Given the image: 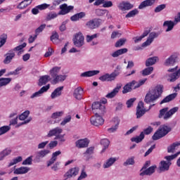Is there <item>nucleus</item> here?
Segmentation results:
<instances>
[{
    "label": "nucleus",
    "mask_w": 180,
    "mask_h": 180,
    "mask_svg": "<svg viewBox=\"0 0 180 180\" xmlns=\"http://www.w3.org/2000/svg\"><path fill=\"white\" fill-rule=\"evenodd\" d=\"M163 89L164 86L161 84H158L149 89L145 96L144 102H146V103H155V102L160 98V96H161Z\"/></svg>",
    "instance_id": "1"
},
{
    "label": "nucleus",
    "mask_w": 180,
    "mask_h": 180,
    "mask_svg": "<svg viewBox=\"0 0 180 180\" xmlns=\"http://www.w3.org/2000/svg\"><path fill=\"white\" fill-rule=\"evenodd\" d=\"M180 154V152H177L176 153L167 155L165 157V160H161L159 163L158 169L160 172H167V171H169V167L172 165V160H175L176 157H178Z\"/></svg>",
    "instance_id": "2"
},
{
    "label": "nucleus",
    "mask_w": 180,
    "mask_h": 180,
    "mask_svg": "<svg viewBox=\"0 0 180 180\" xmlns=\"http://www.w3.org/2000/svg\"><path fill=\"white\" fill-rule=\"evenodd\" d=\"M179 110V107H174L168 110V108H165L163 109H161L160 110L159 113V118L160 119H164V120H168L169 119H171L174 115Z\"/></svg>",
    "instance_id": "3"
},
{
    "label": "nucleus",
    "mask_w": 180,
    "mask_h": 180,
    "mask_svg": "<svg viewBox=\"0 0 180 180\" xmlns=\"http://www.w3.org/2000/svg\"><path fill=\"white\" fill-rule=\"evenodd\" d=\"M169 131H171V127L167 125H162L155 132L152 139L154 141L160 140V139L165 137Z\"/></svg>",
    "instance_id": "4"
},
{
    "label": "nucleus",
    "mask_w": 180,
    "mask_h": 180,
    "mask_svg": "<svg viewBox=\"0 0 180 180\" xmlns=\"http://www.w3.org/2000/svg\"><path fill=\"white\" fill-rule=\"evenodd\" d=\"M120 73L117 71H115L114 72H112L111 74L105 73V75L101 76L98 79L100 81H102V82H110L112 81H115L116 79V77H117Z\"/></svg>",
    "instance_id": "5"
},
{
    "label": "nucleus",
    "mask_w": 180,
    "mask_h": 180,
    "mask_svg": "<svg viewBox=\"0 0 180 180\" xmlns=\"http://www.w3.org/2000/svg\"><path fill=\"white\" fill-rule=\"evenodd\" d=\"M91 124L93 126L98 127L102 126L105 123V120L102 116L98 115V113H96V115L91 117L90 119Z\"/></svg>",
    "instance_id": "6"
},
{
    "label": "nucleus",
    "mask_w": 180,
    "mask_h": 180,
    "mask_svg": "<svg viewBox=\"0 0 180 180\" xmlns=\"http://www.w3.org/2000/svg\"><path fill=\"white\" fill-rule=\"evenodd\" d=\"M84 35L81 32H78L75 35V38L73 39V43L76 47H82L84 44Z\"/></svg>",
    "instance_id": "7"
},
{
    "label": "nucleus",
    "mask_w": 180,
    "mask_h": 180,
    "mask_svg": "<svg viewBox=\"0 0 180 180\" xmlns=\"http://www.w3.org/2000/svg\"><path fill=\"white\" fill-rule=\"evenodd\" d=\"M79 173V167H75L70 168L65 174V178H75V176H77L78 174Z\"/></svg>",
    "instance_id": "8"
},
{
    "label": "nucleus",
    "mask_w": 180,
    "mask_h": 180,
    "mask_svg": "<svg viewBox=\"0 0 180 180\" xmlns=\"http://www.w3.org/2000/svg\"><path fill=\"white\" fill-rule=\"evenodd\" d=\"M146 112H147V110L144 108V103L140 101L136 107V119H140V117L146 114Z\"/></svg>",
    "instance_id": "9"
},
{
    "label": "nucleus",
    "mask_w": 180,
    "mask_h": 180,
    "mask_svg": "<svg viewBox=\"0 0 180 180\" xmlns=\"http://www.w3.org/2000/svg\"><path fill=\"white\" fill-rule=\"evenodd\" d=\"M158 37V33L155 32H152L149 34L147 40L142 44V47H147L154 41V39Z\"/></svg>",
    "instance_id": "10"
},
{
    "label": "nucleus",
    "mask_w": 180,
    "mask_h": 180,
    "mask_svg": "<svg viewBox=\"0 0 180 180\" xmlns=\"http://www.w3.org/2000/svg\"><path fill=\"white\" fill-rule=\"evenodd\" d=\"M48 89H50V84L44 86L38 91H36L35 93L32 94L30 96V99H34V98H40V96H41V95H43L44 92H47Z\"/></svg>",
    "instance_id": "11"
},
{
    "label": "nucleus",
    "mask_w": 180,
    "mask_h": 180,
    "mask_svg": "<svg viewBox=\"0 0 180 180\" xmlns=\"http://www.w3.org/2000/svg\"><path fill=\"white\" fill-rule=\"evenodd\" d=\"M48 89H50V84L44 86L38 91H36L35 93L32 94L30 96V99H34V98H40V96H41V95H43L44 92H47Z\"/></svg>",
    "instance_id": "12"
},
{
    "label": "nucleus",
    "mask_w": 180,
    "mask_h": 180,
    "mask_svg": "<svg viewBox=\"0 0 180 180\" xmlns=\"http://www.w3.org/2000/svg\"><path fill=\"white\" fill-rule=\"evenodd\" d=\"M92 110H96L98 113H101V115L105 113V105H103L101 102H94L92 104Z\"/></svg>",
    "instance_id": "13"
},
{
    "label": "nucleus",
    "mask_w": 180,
    "mask_h": 180,
    "mask_svg": "<svg viewBox=\"0 0 180 180\" xmlns=\"http://www.w3.org/2000/svg\"><path fill=\"white\" fill-rule=\"evenodd\" d=\"M49 154H50L49 149L39 150L36 153L35 160L37 162H40V160L44 158V157L49 155Z\"/></svg>",
    "instance_id": "14"
},
{
    "label": "nucleus",
    "mask_w": 180,
    "mask_h": 180,
    "mask_svg": "<svg viewBox=\"0 0 180 180\" xmlns=\"http://www.w3.org/2000/svg\"><path fill=\"white\" fill-rule=\"evenodd\" d=\"M60 11H59L58 15H67V13H70V12L74 9V6H68L66 4H64L60 6Z\"/></svg>",
    "instance_id": "15"
},
{
    "label": "nucleus",
    "mask_w": 180,
    "mask_h": 180,
    "mask_svg": "<svg viewBox=\"0 0 180 180\" xmlns=\"http://www.w3.org/2000/svg\"><path fill=\"white\" fill-rule=\"evenodd\" d=\"M119 158L116 157H111L108 159H107L103 164V168L104 169H107V168H110V167H112V165L117 161Z\"/></svg>",
    "instance_id": "16"
},
{
    "label": "nucleus",
    "mask_w": 180,
    "mask_h": 180,
    "mask_svg": "<svg viewBox=\"0 0 180 180\" xmlns=\"http://www.w3.org/2000/svg\"><path fill=\"white\" fill-rule=\"evenodd\" d=\"M178 60V53H173L171 56H169L167 59L165 60L164 65L169 67L173 65L174 63H176Z\"/></svg>",
    "instance_id": "17"
},
{
    "label": "nucleus",
    "mask_w": 180,
    "mask_h": 180,
    "mask_svg": "<svg viewBox=\"0 0 180 180\" xmlns=\"http://www.w3.org/2000/svg\"><path fill=\"white\" fill-rule=\"evenodd\" d=\"M112 123L113 126L108 129L109 133H115L119 129V124H120V120L118 117H114L112 119Z\"/></svg>",
    "instance_id": "18"
},
{
    "label": "nucleus",
    "mask_w": 180,
    "mask_h": 180,
    "mask_svg": "<svg viewBox=\"0 0 180 180\" xmlns=\"http://www.w3.org/2000/svg\"><path fill=\"white\" fill-rule=\"evenodd\" d=\"M67 79V75H57L54 77H52L51 81V84L56 85L57 84H60V82H63Z\"/></svg>",
    "instance_id": "19"
},
{
    "label": "nucleus",
    "mask_w": 180,
    "mask_h": 180,
    "mask_svg": "<svg viewBox=\"0 0 180 180\" xmlns=\"http://www.w3.org/2000/svg\"><path fill=\"white\" fill-rule=\"evenodd\" d=\"M136 84H137V82H136V80H133L132 82L127 84L123 87L122 94H127L129 92H131V89H134V86H136Z\"/></svg>",
    "instance_id": "20"
},
{
    "label": "nucleus",
    "mask_w": 180,
    "mask_h": 180,
    "mask_svg": "<svg viewBox=\"0 0 180 180\" xmlns=\"http://www.w3.org/2000/svg\"><path fill=\"white\" fill-rule=\"evenodd\" d=\"M133 4L127 2V1H122L118 4V8L120 11H130V9H133Z\"/></svg>",
    "instance_id": "21"
},
{
    "label": "nucleus",
    "mask_w": 180,
    "mask_h": 180,
    "mask_svg": "<svg viewBox=\"0 0 180 180\" xmlns=\"http://www.w3.org/2000/svg\"><path fill=\"white\" fill-rule=\"evenodd\" d=\"M101 23H102V20L100 19H95L89 21L86 23V26L89 27V29H96V27H99L101 26Z\"/></svg>",
    "instance_id": "22"
},
{
    "label": "nucleus",
    "mask_w": 180,
    "mask_h": 180,
    "mask_svg": "<svg viewBox=\"0 0 180 180\" xmlns=\"http://www.w3.org/2000/svg\"><path fill=\"white\" fill-rule=\"evenodd\" d=\"M101 71L99 70H88L81 73L80 77L82 78H90L91 77H95V75H98Z\"/></svg>",
    "instance_id": "23"
},
{
    "label": "nucleus",
    "mask_w": 180,
    "mask_h": 180,
    "mask_svg": "<svg viewBox=\"0 0 180 180\" xmlns=\"http://www.w3.org/2000/svg\"><path fill=\"white\" fill-rule=\"evenodd\" d=\"M89 144V140H88V139H79L75 142V145L77 148H85L88 147Z\"/></svg>",
    "instance_id": "24"
},
{
    "label": "nucleus",
    "mask_w": 180,
    "mask_h": 180,
    "mask_svg": "<svg viewBox=\"0 0 180 180\" xmlns=\"http://www.w3.org/2000/svg\"><path fill=\"white\" fill-rule=\"evenodd\" d=\"M61 133H63V129H61L60 127H56L54 129H51L49 132L48 134L46 135V136L48 137H53V136H56L57 137V136H58V134H61Z\"/></svg>",
    "instance_id": "25"
},
{
    "label": "nucleus",
    "mask_w": 180,
    "mask_h": 180,
    "mask_svg": "<svg viewBox=\"0 0 180 180\" xmlns=\"http://www.w3.org/2000/svg\"><path fill=\"white\" fill-rule=\"evenodd\" d=\"M6 58L4 60V64H11L12 62V60L15 58V52L11 50L7 53H6Z\"/></svg>",
    "instance_id": "26"
},
{
    "label": "nucleus",
    "mask_w": 180,
    "mask_h": 180,
    "mask_svg": "<svg viewBox=\"0 0 180 180\" xmlns=\"http://www.w3.org/2000/svg\"><path fill=\"white\" fill-rule=\"evenodd\" d=\"M82 95H84V89H82V87L79 86L75 89L73 96L75 99L81 101V99H82Z\"/></svg>",
    "instance_id": "27"
},
{
    "label": "nucleus",
    "mask_w": 180,
    "mask_h": 180,
    "mask_svg": "<svg viewBox=\"0 0 180 180\" xmlns=\"http://www.w3.org/2000/svg\"><path fill=\"white\" fill-rule=\"evenodd\" d=\"M122 89V86L120 84H117L116 87L110 93H108L105 96L108 99H112V98H115L119 94V91Z\"/></svg>",
    "instance_id": "28"
},
{
    "label": "nucleus",
    "mask_w": 180,
    "mask_h": 180,
    "mask_svg": "<svg viewBox=\"0 0 180 180\" xmlns=\"http://www.w3.org/2000/svg\"><path fill=\"white\" fill-rule=\"evenodd\" d=\"M176 25V23L174 22L172 20H166L163 23V27H167L165 32H171V30L174 29Z\"/></svg>",
    "instance_id": "29"
},
{
    "label": "nucleus",
    "mask_w": 180,
    "mask_h": 180,
    "mask_svg": "<svg viewBox=\"0 0 180 180\" xmlns=\"http://www.w3.org/2000/svg\"><path fill=\"white\" fill-rule=\"evenodd\" d=\"M127 51H128L127 49L123 48L112 52V53H110V56L111 57H112V58H117V57H119L120 56L126 54Z\"/></svg>",
    "instance_id": "30"
},
{
    "label": "nucleus",
    "mask_w": 180,
    "mask_h": 180,
    "mask_svg": "<svg viewBox=\"0 0 180 180\" xmlns=\"http://www.w3.org/2000/svg\"><path fill=\"white\" fill-rule=\"evenodd\" d=\"M155 4V0H145L139 6V9H144L147 6H153Z\"/></svg>",
    "instance_id": "31"
},
{
    "label": "nucleus",
    "mask_w": 180,
    "mask_h": 180,
    "mask_svg": "<svg viewBox=\"0 0 180 180\" xmlns=\"http://www.w3.org/2000/svg\"><path fill=\"white\" fill-rule=\"evenodd\" d=\"M157 168V165H153L146 169L143 172L140 173L141 176H144V175H153L154 172H155V169Z\"/></svg>",
    "instance_id": "32"
},
{
    "label": "nucleus",
    "mask_w": 180,
    "mask_h": 180,
    "mask_svg": "<svg viewBox=\"0 0 180 180\" xmlns=\"http://www.w3.org/2000/svg\"><path fill=\"white\" fill-rule=\"evenodd\" d=\"M64 115V111H58L56 112H53L51 117L53 120H55V123H59L60 120H61V117Z\"/></svg>",
    "instance_id": "33"
},
{
    "label": "nucleus",
    "mask_w": 180,
    "mask_h": 180,
    "mask_svg": "<svg viewBox=\"0 0 180 180\" xmlns=\"http://www.w3.org/2000/svg\"><path fill=\"white\" fill-rule=\"evenodd\" d=\"M28 171H30V168L27 167H21L14 169V174L15 175H22L23 174H27Z\"/></svg>",
    "instance_id": "34"
},
{
    "label": "nucleus",
    "mask_w": 180,
    "mask_h": 180,
    "mask_svg": "<svg viewBox=\"0 0 180 180\" xmlns=\"http://www.w3.org/2000/svg\"><path fill=\"white\" fill-rule=\"evenodd\" d=\"M63 89H64V86L56 88L51 94V99H56V98L61 96V92H63Z\"/></svg>",
    "instance_id": "35"
},
{
    "label": "nucleus",
    "mask_w": 180,
    "mask_h": 180,
    "mask_svg": "<svg viewBox=\"0 0 180 180\" xmlns=\"http://www.w3.org/2000/svg\"><path fill=\"white\" fill-rule=\"evenodd\" d=\"M160 59L158 56H153L148 58L146 61V67H151V65H154L157 61Z\"/></svg>",
    "instance_id": "36"
},
{
    "label": "nucleus",
    "mask_w": 180,
    "mask_h": 180,
    "mask_svg": "<svg viewBox=\"0 0 180 180\" xmlns=\"http://www.w3.org/2000/svg\"><path fill=\"white\" fill-rule=\"evenodd\" d=\"M179 146H180V141H176L173 143L172 145L167 147V153H175V150H177Z\"/></svg>",
    "instance_id": "37"
},
{
    "label": "nucleus",
    "mask_w": 180,
    "mask_h": 180,
    "mask_svg": "<svg viewBox=\"0 0 180 180\" xmlns=\"http://www.w3.org/2000/svg\"><path fill=\"white\" fill-rule=\"evenodd\" d=\"M51 78L49 75H44L39 78V86H43V85H46L49 81H50Z\"/></svg>",
    "instance_id": "38"
},
{
    "label": "nucleus",
    "mask_w": 180,
    "mask_h": 180,
    "mask_svg": "<svg viewBox=\"0 0 180 180\" xmlns=\"http://www.w3.org/2000/svg\"><path fill=\"white\" fill-rule=\"evenodd\" d=\"M178 94L173 93L167 96H166L161 102L160 105H162V103H168V102H171V101H174L175 98H176V96Z\"/></svg>",
    "instance_id": "39"
},
{
    "label": "nucleus",
    "mask_w": 180,
    "mask_h": 180,
    "mask_svg": "<svg viewBox=\"0 0 180 180\" xmlns=\"http://www.w3.org/2000/svg\"><path fill=\"white\" fill-rule=\"evenodd\" d=\"M12 82V78L11 77H1L0 78V88L2 86H6V85H9Z\"/></svg>",
    "instance_id": "40"
},
{
    "label": "nucleus",
    "mask_w": 180,
    "mask_h": 180,
    "mask_svg": "<svg viewBox=\"0 0 180 180\" xmlns=\"http://www.w3.org/2000/svg\"><path fill=\"white\" fill-rule=\"evenodd\" d=\"M32 0H24L21 1L18 6V9H25V8H27L30 4H32Z\"/></svg>",
    "instance_id": "41"
},
{
    "label": "nucleus",
    "mask_w": 180,
    "mask_h": 180,
    "mask_svg": "<svg viewBox=\"0 0 180 180\" xmlns=\"http://www.w3.org/2000/svg\"><path fill=\"white\" fill-rule=\"evenodd\" d=\"M85 13L84 12H80L79 13L75 14L70 18V20L72 22H77V20H79V19H82V18H85Z\"/></svg>",
    "instance_id": "42"
},
{
    "label": "nucleus",
    "mask_w": 180,
    "mask_h": 180,
    "mask_svg": "<svg viewBox=\"0 0 180 180\" xmlns=\"http://www.w3.org/2000/svg\"><path fill=\"white\" fill-rule=\"evenodd\" d=\"M101 146H103L101 153H105V151H106V149L108 148L109 145L110 144V141H109L108 139H101Z\"/></svg>",
    "instance_id": "43"
},
{
    "label": "nucleus",
    "mask_w": 180,
    "mask_h": 180,
    "mask_svg": "<svg viewBox=\"0 0 180 180\" xmlns=\"http://www.w3.org/2000/svg\"><path fill=\"white\" fill-rule=\"evenodd\" d=\"M61 68L58 66H55L52 69L50 70L49 74L51 78L55 77L56 76L58 75V72H60Z\"/></svg>",
    "instance_id": "44"
},
{
    "label": "nucleus",
    "mask_w": 180,
    "mask_h": 180,
    "mask_svg": "<svg viewBox=\"0 0 180 180\" xmlns=\"http://www.w3.org/2000/svg\"><path fill=\"white\" fill-rule=\"evenodd\" d=\"M26 46V43L24 42L22 44L15 47L13 50H11V51H18V56H20L23 53V49H25Z\"/></svg>",
    "instance_id": "45"
},
{
    "label": "nucleus",
    "mask_w": 180,
    "mask_h": 180,
    "mask_svg": "<svg viewBox=\"0 0 180 180\" xmlns=\"http://www.w3.org/2000/svg\"><path fill=\"white\" fill-rule=\"evenodd\" d=\"M144 132H141L140 135L136 137H133L131 139V141H132L133 143H141V141H143V140H144Z\"/></svg>",
    "instance_id": "46"
},
{
    "label": "nucleus",
    "mask_w": 180,
    "mask_h": 180,
    "mask_svg": "<svg viewBox=\"0 0 180 180\" xmlns=\"http://www.w3.org/2000/svg\"><path fill=\"white\" fill-rule=\"evenodd\" d=\"M12 153V149L11 148H6L0 152V157H2L4 160L8 155H11Z\"/></svg>",
    "instance_id": "47"
},
{
    "label": "nucleus",
    "mask_w": 180,
    "mask_h": 180,
    "mask_svg": "<svg viewBox=\"0 0 180 180\" xmlns=\"http://www.w3.org/2000/svg\"><path fill=\"white\" fill-rule=\"evenodd\" d=\"M153 71H154V68L152 66H148V68H146L142 70V75L143 77L150 75L153 74Z\"/></svg>",
    "instance_id": "48"
},
{
    "label": "nucleus",
    "mask_w": 180,
    "mask_h": 180,
    "mask_svg": "<svg viewBox=\"0 0 180 180\" xmlns=\"http://www.w3.org/2000/svg\"><path fill=\"white\" fill-rule=\"evenodd\" d=\"M169 79H168V81H169V82H175V81H176V79L179 78L180 75L178 72V71H176L169 75Z\"/></svg>",
    "instance_id": "49"
},
{
    "label": "nucleus",
    "mask_w": 180,
    "mask_h": 180,
    "mask_svg": "<svg viewBox=\"0 0 180 180\" xmlns=\"http://www.w3.org/2000/svg\"><path fill=\"white\" fill-rule=\"evenodd\" d=\"M22 158V156H18L14 159H13L8 164V167H12L13 165H15V164H18L19 162H21Z\"/></svg>",
    "instance_id": "50"
},
{
    "label": "nucleus",
    "mask_w": 180,
    "mask_h": 180,
    "mask_svg": "<svg viewBox=\"0 0 180 180\" xmlns=\"http://www.w3.org/2000/svg\"><path fill=\"white\" fill-rule=\"evenodd\" d=\"M58 34L57 32L53 33L51 36V41L53 43V44H58L60 43V39H58Z\"/></svg>",
    "instance_id": "51"
},
{
    "label": "nucleus",
    "mask_w": 180,
    "mask_h": 180,
    "mask_svg": "<svg viewBox=\"0 0 180 180\" xmlns=\"http://www.w3.org/2000/svg\"><path fill=\"white\" fill-rule=\"evenodd\" d=\"M29 115H30V111L25 110L24 112L19 115L18 119L19 120H24L25 122V120H27Z\"/></svg>",
    "instance_id": "52"
},
{
    "label": "nucleus",
    "mask_w": 180,
    "mask_h": 180,
    "mask_svg": "<svg viewBox=\"0 0 180 180\" xmlns=\"http://www.w3.org/2000/svg\"><path fill=\"white\" fill-rule=\"evenodd\" d=\"M11 130V125H4L0 127V136L8 133Z\"/></svg>",
    "instance_id": "53"
},
{
    "label": "nucleus",
    "mask_w": 180,
    "mask_h": 180,
    "mask_svg": "<svg viewBox=\"0 0 180 180\" xmlns=\"http://www.w3.org/2000/svg\"><path fill=\"white\" fill-rule=\"evenodd\" d=\"M136 15H139V10L137 8H135L131 11H129L126 15L125 18H134Z\"/></svg>",
    "instance_id": "54"
},
{
    "label": "nucleus",
    "mask_w": 180,
    "mask_h": 180,
    "mask_svg": "<svg viewBox=\"0 0 180 180\" xmlns=\"http://www.w3.org/2000/svg\"><path fill=\"white\" fill-rule=\"evenodd\" d=\"M71 119H72V117L70 115H67L60 122V126H65L67 123H70V122H71Z\"/></svg>",
    "instance_id": "55"
},
{
    "label": "nucleus",
    "mask_w": 180,
    "mask_h": 180,
    "mask_svg": "<svg viewBox=\"0 0 180 180\" xmlns=\"http://www.w3.org/2000/svg\"><path fill=\"white\" fill-rule=\"evenodd\" d=\"M6 39H8V35L6 34H3L0 36V48L6 43Z\"/></svg>",
    "instance_id": "56"
},
{
    "label": "nucleus",
    "mask_w": 180,
    "mask_h": 180,
    "mask_svg": "<svg viewBox=\"0 0 180 180\" xmlns=\"http://www.w3.org/2000/svg\"><path fill=\"white\" fill-rule=\"evenodd\" d=\"M46 29V24L41 25L38 28L35 30V34L39 36L41 32H43Z\"/></svg>",
    "instance_id": "57"
},
{
    "label": "nucleus",
    "mask_w": 180,
    "mask_h": 180,
    "mask_svg": "<svg viewBox=\"0 0 180 180\" xmlns=\"http://www.w3.org/2000/svg\"><path fill=\"white\" fill-rule=\"evenodd\" d=\"M124 167H127V165H134V157H131L128 158L124 162Z\"/></svg>",
    "instance_id": "58"
},
{
    "label": "nucleus",
    "mask_w": 180,
    "mask_h": 180,
    "mask_svg": "<svg viewBox=\"0 0 180 180\" xmlns=\"http://www.w3.org/2000/svg\"><path fill=\"white\" fill-rule=\"evenodd\" d=\"M32 162H33V156H30L22 162V165H32Z\"/></svg>",
    "instance_id": "59"
},
{
    "label": "nucleus",
    "mask_w": 180,
    "mask_h": 180,
    "mask_svg": "<svg viewBox=\"0 0 180 180\" xmlns=\"http://www.w3.org/2000/svg\"><path fill=\"white\" fill-rule=\"evenodd\" d=\"M88 176L86 172H85V169H82L80 173L79 176L77 178V180L85 179Z\"/></svg>",
    "instance_id": "60"
},
{
    "label": "nucleus",
    "mask_w": 180,
    "mask_h": 180,
    "mask_svg": "<svg viewBox=\"0 0 180 180\" xmlns=\"http://www.w3.org/2000/svg\"><path fill=\"white\" fill-rule=\"evenodd\" d=\"M166 7L167 6L165 4H160L155 8V13H158L161 12V11H164V9H165Z\"/></svg>",
    "instance_id": "61"
},
{
    "label": "nucleus",
    "mask_w": 180,
    "mask_h": 180,
    "mask_svg": "<svg viewBox=\"0 0 180 180\" xmlns=\"http://www.w3.org/2000/svg\"><path fill=\"white\" fill-rule=\"evenodd\" d=\"M98 37V34H94L93 35H86V40L87 43H91L94 40V39H96Z\"/></svg>",
    "instance_id": "62"
},
{
    "label": "nucleus",
    "mask_w": 180,
    "mask_h": 180,
    "mask_svg": "<svg viewBox=\"0 0 180 180\" xmlns=\"http://www.w3.org/2000/svg\"><path fill=\"white\" fill-rule=\"evenodd\" d=\"M59 14H57V13H49L47 15L46 19L48 20H51L52 19H56V18H57V16H58Z\"/></svg>",
    "instance_id": "63"
},
{
    "label": "nucleus",
    "mask_w": 180,
    "mask_h": 180,
    "mask_svg": "<svg viewBox=\"0 0 180 180\" xmlns=\"http://www.w3.org/2000/svg\"><path fill=\"white\" fill-rule=\"evenodd\" d=\"M134 102H136V98H132L129 99L126 103L127 108H131V106H133Z\"/></svg>",
    "instance_id": "64"
}]
</instances>
